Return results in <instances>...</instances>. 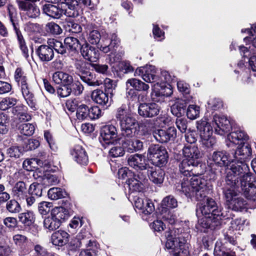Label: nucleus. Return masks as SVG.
<instances>
[{"mask_svg": "<svg viewBox=\"0 0 256 256\" xmlns=\"http://www.w3.org/2000/svg\"><path fill=\"white\" fill-rule=\"evenodd\" d=\"M115 117L119 122L120 127V139L122 140V146L130 152L138 151L142 149L143 143L140 140H134L136 136L143 138V136L148 134V130L144 128L138 130L136 127L137 120L132 116L126 104H122L118 108Z\"/></svg>", "mask_w": 256, "mask_h": 256, "instance_id": "nucleus-1", "label": "nucleus"}, {"mask_svg": "<svg viewBox=\"0 0 256 256\" xmlns=\"http://www.w3.org/2000/svg\"><path fill=\"white\" fill-rule=\"evenodd\" d=\"M179 170L184 176L180 184H178L176 189L184 193L188 198H195L198 200H203L211 190L207 186L206 180L194 175L193 168L197 166L198 162H194L184 157L176 158Z\"/></svg>", "mask_w": 256, "mask_h": 256, "instance_id": "nucleus-2", "label": "nucleus"}, {"mask_svg": "<svg viewBox=\"0 0 256 256\" xmlns=\"http://www.w3.org/2000/svg\"><path fill=\"white\" fill-rule=\"evenodd\" d=\"M188 224L182 222L166 232V246L174 256H188L191 236Z\"/></svg>", "mask_w": 256, "mask_h": 256, "instance_id": "nucleus-3", "label": "nucleus"}, {"mask_svg": "<svg viewBox=\"0 0 256 256\" xmlns=\"http://www.w3.org/2000/svg\"><path fill=\"white\" fill-rule=\"evenodd\" d=\"M226 178V186L234 188H239L238 182L252 178L248 164L240 162H232Z\"/></svg>", "mask_w": 256, "mask_h": 256, "instance_id": "nucleus-4", "label": "nucleus"}, {"mask_svg": "<svg viewBox=\"0 0 256 256\" xmlns=\"http://www.w3.org/2000/svg\"><path fill=\"white\" fill-rule=\"evenodd\" d=\"M14 77L16 82L20 86L22 96L28 106L32 110H36L37 109L36 99L28 86L26 82L27 78L24 71L20 68H17L15 71Z\"/></svg>", "mask_w": 256, "mask_h": 256, "instance_id": "nucleus-5", "label": "nucleus"}, {"mask_svg": "<svg viewBox=\"0 0 256 256\" xmlns=\"http://www.w3.org/2000/svg\"><path fill=\"white\" fill-rule=\"evenodd\" d=\"M128 165L137 171L135 176L139 179L146 180L150 166L146 157L140 154L130 156L128 158Z\"/></svg>", "mask_w": 256, "mask_h": 256, "instance_id": "nucleus-6", "label": "nucleus"}, {"mask_svg": "<svg viewBox=\"0 0 256 256\" xmlns=\"http://www.w3.org/2000/svg\"><path fill=\"white\" fill-rule=\"evenodd\" d=\"M230 186H225L223 190V193L228 208L234 211L246 210L247 209V202L242 197H238L235 190Z\"/></svg>", "mask_w": 256, "mask_h": 256, "instance_id": "nucleus-7", "label": "nucleus"}, {"mask_svg": "<svg viewBox=\"0 0 256 256\" xmlns=\"http://www.w3.org/2000/svg\"><path fill=\"white\" fill-rule=\"evenodd\" d=\"M126 95L128 98H132L136 96V91L142 92V94L138 96V100L144 101L146 100V96L148 94L149 86L142 80L131 78L128 79L126 82Z\"/></svg>", "mask_w": 256, "mask_h": 256, "instance_id": "nucleus-8", "label": "nucleus"}, {"mask_svg": "<svg viewBox=\"0 0 256 256\" xmlns=\"http://www.w3.org/2000/svg\"><path fill=\"white\" fill-rule=\"evenodd\" d=\"M196 214L197 215L201 214L204 216L214 217L218 222L222 220V217L224 216L214 200L210 198H207L206 202L198 204L196 209Z\"/></svg>", "mask_w": 256, "mask_h": 256, "instance_id": "nucleus-9", "label": "nucleus"}, {"mask_svg": "<svg viewBox=\"0 0 256 256\" xmlns=\"http://www.w3.org/2000/svg\"><path fill=\"white\" fill-rule=\"evenodd\" d=\"M74 66L76 74L88 86H97L102 84V82L96 79L95 75L90 71L83 60H76Z\"/></svg>", "mask_w": 256, "mask_h": 256, "instance_id": "nucleus-10", "label": "nucleus"}, {"mask_svg": "<svg viewBox=\"0 0 256 256\" xmlns=\"http://www.w3.org/2000/svg\"><path fill=\"white\" fill-rule=\"evenodd\" d=\"M148 156L152 164L158 167L165 166L168 158L166 150L160 144L150 145L148 150Z\"/></svg>", "mask_w": 256, "mask_h": 256, "instance_id": "nucleus-11", "label": "nucleus"}, {"mask_svg": "<svg viewBox=\"0 0 256 256\" xmlns=\"http://www.w3.org/2000/svg\"><path fill=\"white\" fill-rule=\"evenodd\" d=\"M239 188L237 190L241 192L249 200L254 203L256 206V178L250 179L238 182Z\"/></svg>", "mask_w": 256, "mask_h": 256, "instance_id": "nucleus-12", "label": "nucleus"}, {"mask_svg": "<svg viewBox=\"0 0 256 256\" xmlns=\"http://www.w3.org/2000/svg\"><path fill=\"white\" fill-rule=\"evenodd\" d=\"M212 124L216 134L223 135L232 129L230 120L224 115L216 114L213 116Z\"/></svg>", "mask_w": 256, "mask_h": 256, "instance_id": "nucleus-13", "label": "nucleus"}, {"mask_svg": "<svg viewBox=\"0 0 256 256\" xmlns=\"http://www.w3.org/2000/svg\"><path fill=\"white\" fill-rule=\"evenodd\" d=\"M18 8L30 18H36L40 14V10L34 0H16Z\"/></svg>", "mask_w": 256, "mask_h": 256, "instance_id": "nucleus-14", "label": "nucleus"}, {"mask_svg": "<svg viewBox=\"0 0 256 256\" xmlns=\"http://www.w3.org/2000/svg\"><path fill=\"white\" fill-rule=\"evenodd\" d=\"M118 132L116 127L113 125H106L102 127L100 130L99 140L102 144L105 146L106 144H112L118 137Z\"/></svg>", "mask_w": 256, "mask_h": 256, "instance_id": "nucleus-15", "label": "nucleus"}, {"mask_svg": "<svg viewBox=\"0 0 256 256\" xmlns=\"http://www.w3.org/2000/svg\"><path fill=\"white\" fill-rule=\"evenodd\" d=\"M152 134L157 142L166 143L174 140L176 136V130L174 127H170L166 130H155Z\"/></svg>", "mask_w": 256, "mask_h": 256, "instance_id": "nucleus-16", "label": "nucleus"}, {"mask_svg": "<svg viewBox=\"0 0 256 256\" xmlns=\"http://www.w3.org/2000/svg\"><path fill=\"white\" fill-rule=\"evenodd\" d=\"M111 95L108 96V93L103 92L100 89L93 90L91 94L92 100L96 104L106 108L110 106L112 102Z\"/></svg>", "mask_w": 256, "mask_h": 256, "instance_id": "nucleus-17", "label": "nucleus"}, {"mask_svg": "<svg viewBox=\"0 0 256 256\" xmlns=\"http://www.w3.org/2000/svg\"><path fill=\"white\" fill-rule=\"evenodd\" d=\"M80 51L83 58L92 62H96L99 58L98 50L95 47L90 46L86 42L82 44Z\"/></svg>", "mask_w": 256, "mask_h": 256, "instance_id": "nucleus-18", "label": "nucleus"}, {"mask_svg": "<svg viewBox=\"0 0 256 256\" xmlns=\"http://www.w3.org/2000/svg\"><path fill=\"white\" fill-rule=\"evenodd\" d=\"M160 106L156 103H142L139 105L138 113L144 118H152L158 114Z\"/></svg>", "mask_w": 256, "mask_h": 256, "instance_id": "nucleus-19", "label": "nucleus"}, {"mask_svg": "<svg viewBox=\"0 0 256 256\" xmlns=\"http://www.w3.org/2000/svg\"><path fill=\"white\" fill-rule=\"evenodd\" d=\"M12 8V6H8V15L10 20L12 24L14 29L15 31V32L17 36V38L18 41L19 45L20 50H22L24 56L26 58H28V50L26 46V42L24 40L23 38V36L22 34L20 31L19 28H18V24L16 23L14 20L12 18V13L11 12V9Z\"/></svg>", "mask_w": 256, "mask_h": 256, "instance_id": "nucleus-20", "label": "nucleus"}, {"mask_svg": "<svg viewBox=\"0 0 256 256\" xmlns=\"http://www.w3.org/2000/svg\"><path fill=\"white\" fill-rule=\"evenodd\" d=\"M252 150L248 145H242L238 148L233 154L232 162H240L246 163L252 158Z\"/></svg>", "mask_w": 256, "mask_h": 256, "instance_id": "nucleus-21", "label": "nucleus"}, {"mask_svg": "<svg viewBox=\"0 0 256 256\" xmlns=\"http://www.w3.org/2000/svg\"><path fill=\"white\" fill-rule=\"evenodd\" d=\"M42 13L54 19L60 18L64 15V9L59 5L46 4L42 7Z\"/></svg>", "mask_w": 256, "mask_h": 256, "instance_id": "nucleus-22", "label": "nucleus"}, {"mask_svg": "<svg viewBox=\"0 0 256 256\" xmlns=\"http://www.w3.org/2000/svg\"><path fill=\"white\" fill-rule=\"evenodd\" d=\"M134 202L135 207L145 214H150L154 210V205L149 199L135 196Z\"/></svg>", "mask_w": 256, "mask_h": 256, "instance_id": "nucleus-23", "label": "nucleus"}, {"mask_svg": "<svg viewBox=\"0 0 256 256\" xmlns=\"http://www.w3.org/2000/svg\"><path fill=\"white\" fill-rule=\"evenodd\" d=\"M183 156L194 162L201 157L200 152L196 144H185L182 148Z\"/></svg>", "mask_w": 256, "mask_h": 256, "instance_id": "nucleus-24", "label": "nucleus"}, {"mask_svg": "<svg viewBox=\"0 0 256 256\" xmlns=\"http://www.w3.org/2000/svg\"><path fill=\"white\" fill-rule=\"evenodd\" d=\"M248 140V136L242 130L234 131L228 135L226 145L231 147L233 145L241 144L244 140Z\"/></svg>", "mask_w": 256, "mask_h": 256, "instance_id": "nucleus-25", "label": "nucleus"}, {"mask_svg": "<svg viewBox=\"0 0 256 256\" xmlns=\"http://www.w3.org/2000/svg\"><path fill=\"white\" fill-rule=\"evenodd\" d=\"M36 52L40 60L42 62H50L54 57V50L48 44H42L39 46L36 49Z\"/></svg>", "mask_w": 256, "mask_h": 256, "instance_id": "nucleus-26", "label": "nucleus"}, {"mask_svg": "<svg viewBox=\"0 0 256 256\" xmlns=\"http://www.w3.org/2000/svg\"><path fill=\"white\" fill-rule=\"evenodd\" d=\"M62 4L68 8L64 10V14L71 18H76L80 15V10L77 0H64Z\"/></svg>", "mask_w": 256, "mask_h": 256, "instance_id": "nucleus-27", "label": "nucleus"}, {"mask_svg": "<svg viewBox=\"0 0 256 256\" xmlns=\"http://www.w3.org/2000/svg\"><path fill=\"white\" fill-rule=\"evenodd\" d=\"M120 43V40L117 35L115 33H112L110 35V40H104L100 49L106 54L108 52H112L115 50V48H118Z\"/></svg>", "mask_w": 256, "mask_h": 256, "instance_id": "nucleus-28", "label": "nucleus"}, {"mask_svg": "<svg viewBox=\"0 0 256 256\" xmlns=\"http://www.w3.org/2000/svg\"><path fill=\"white\" fill-rule=\"evenodd\" d=\"M74 160L82 165H86L88 162L86 150L80 145L76 146L71 152Z\"/></svg>", "mask_w": 256, "mask_h": 256, "instance_id": "nucleus-29", "label": "nucleus"}, {"mask_svg": "<svg viewBox=\"0 0 256 256\" xmlns=\"http://www.w3.org/2000/svg\"><path fill=\"white\" fill-rule=\"evenodd\" d=\"M69 234L64 230H59L54 232L51 236L52 244L62 246L68 242Z\"/></svg>", "mask_w": 256, "mask_h": 256, "instance_id": "nucleus-30", "label": "nucleus"}, {"mask_svg": "<svg viewBox=\"0 0 256 256\" xmlns=\"http://www.w3.org/2000/svg\"><path fill=\"white\" fill-rule=\"evenodd\" d=\"M196 128L200 133V137L213 134L212 128L208 122V119L206 117L196 122Z\"/></svg>", "mask_w": 256, "mask_h": 256, "instance_id": "nucleus-31", "label": "nucleus"}, {"mask_svg": "<svg viewBox=\"0 0 256 256\" xmlns=\"http://www.w3.org/2000/svg\"><path fill=\"white\" fill-rule=\"evenodd\" d=\"M13 196L19 200H24L28 194L26 184L22 181L17 182L12 190Z\"/></svg>", "mask_w": 256, "mask_h": 256, "instance_id": "nucleus-32", "label": "nucleus"}, {"mask_svg": "<svg viewBox=\"0 0 256 256\" xmlns=\"http://www.w3.org/2000/svg\"><path fill=\"white\" fill-rule=\"evenodd\" d=\"M212 159L214 164L220 167L227 166L230 160L225 151H216L212 154Z\"/></svg>", "mask_w": 256, "mask_h": 256, "instance_id": "nucleus-33", "label": "nucleus"}, {"mask_svg": "<svg viewBox=\"0 0 256 256\" xmlns=\"http://www.w3.org/2000/svg\"><path fill=\"white\" fill-rule=\"evenodd\" d=\"M160 168H156L155 167L150 166L147 175L150 180L156 184H161L164 179V172Z\"/></svg>", "mask_w": 256, "mask_h": 256, "instance_id": "nucleus-34", "label": "nucleus"}, {"mask_svg": "<svg viewBox=\"0 0 256 256\" xmlns=\"http://www.w3.org/2000/svg\"><path fill=\"white\" fill-rule=\"evenodd\" d=\"M50 214L58 220L62 224L70 216V212L68 209L62 206L55 207L51 210Z\"/></svg>", "mask_w": 256, "mask_h": 256, "instance_id": "nucleus-35", "label": "nucleus"}, {"mask_svg": "<svg viewBox=\"0 0 256 256\" xmlns=\"http://www.w3.org/2000/svg\"><path fill=\"white\" fill-rule=\"evenodd\" d=\"M145 180H142L139 179L137 176H135L133 178H128L126 181V184L128 186L129 190L130 192H140L143 189V183Z\"/></svg>", "mask_w": 256, "mask_h": 256, "instance_id": "nucleus-36", "label": "nucleus"}, {"mask_svg": "<svg viewBox=\"0 0 256 256\" xmlns=\"http://www.w3.org/2000/svg\"><path fill=\"white\" fill-rule=\"evenodd\" d=\"M18 218L20 222L26 226H30L35 222V215L32 211H26L19 214Z\"/></svg>", "mask_w": 256, "mask_h": 256, "instance_id": "nucleus-37", "label": "nucleus"}, {"mask_svg": "<svg viewBox=\"0 0 256 256\" xmlns=\"http://www.w3.org/2000/svg\"><path fill=\"white\" fill-rule=\"evenodd\" d=\"M44 226L49 231L56 230L62 224L58 220H56L51 214L44 220Z\"/></svg>", "mask_w": 256, "mask_h": 256, "instance_id": "nucleus-38", "label": "nucleus"}, {"mask_svg": "<svg viewBox=\"0 0 256 256\" xmlns=\"http://www.w3.org/2000/svg\"><path fill=\"white\" fill-rule=\"evenodd\" d=\"M48 44L52 50H54L56 52L61 54H64L66 53V48L62 42L54 38H50L47 42Z\"/></svg>", "mask_w": 256, "mask_h": 256, "instance_id": "nucleus-39", "label": "nucleus"}, {"mask_svg": "<svg viewBox=\"0 0 256 256\" xmlns=\"http://www.w3.org/2000/svg\"><path fill=\"white\" fill-rule=\"evenodd\" d=\"M186 106V103L184 101L178 100L171 106V112L176 116L180 117L184 113Z\"/></svg>", "mask_w": 256, "mask_h": 256, "instance_id": "nucleus-40", "label": "nucleus"}, {"mask_svg": "<svg viewBox=\"0 0 256 256\" xmlns=\"http://www.w3.org/2000/svg\"><path fill=\"white\" fill-rule=\"evenodd\" d=\"M158 79V77L156 75L155 66H146L144 74L143 75V80L147 82L152 83L156 82Z\"/></svg>", "mask_w": 256, "mask_h": 256, "instance_id": "nucleus-41", "label": "nucleus"}, {"mask_svg": "<svg viewBox=\"0 0 256 256\" xmlns=\"http://www.w3.org/2000/svg\"><path fill=\"white\" fill-rule=\"evenodd\" d=\"M210 216H204L200 218L198 220V225L203 228H208L220 224V220L218 222L214 217Z\"/></svg>", "mask_w": 256, "mask_h": 256, "instance_id": "nucleus-42", "label": "nucleus"}, {"mask_svg": "<svg viewBox=\"0 0 256 256\" xmlns=\"http://www.w3.org/2000/svg\"><path fill=\"white\" fill-rule=\"evenodd\" d=\"M89 106L84 104L79 105L77 108L76 116L80 121L88 119Z\"/></svg>", "mask_w": 256, "mask_h": 256, "instance_id": "nucleus-43", "label": "nucleus"}, {"mask_svg": "<svg viewBox=\"0 0 256 256\" xmlns=\"http://www.w3.org/2000/svg\"><path fill=\"white\" fill-rule=\"evenodd\" d=\"M64 45L71 51H76L81 46V44L78 38L73 36L66 38L64 40Z\"/></svg>", "mask_w": 256, "mask_h": 256, "instance_id": "nucleus-44", "label": "nucleus"}, {"mask_svg": "<svg viewBox=\"0 0 256 256\" xmlns=\"http://www.w3.org/2000/svg\"><path fill=\"white\" fill-rule=\"evenodd\" d=\"M48 195L50 198L55 200L65 197L66 194L60 188H52L48 190Z\"/></svg>", "mask_w": 256, "mask_h": 256, "instance_id": "nucleus-45", "label": "nucleus"}, {"mask_svg": "<svg viewBox=\"0 0 256 256\" xmlns=\"http://www.w3.org/2000/svg\"><path fill=\"white\" fill-rule=\"evenodd\" d=\"M161 218L165 222L172 225L175 224L176 216L172 211L166 208L161 210Z\"/></svg>", "mask_w": 256, "mask_h": 256, "instance_id": "nucleus-46", "label": "nucleus"}, {"mask_svg": "<svg viewBox=\"0 0 256 256\" xmlns=\"http://www.w3.org/2000/svg\"><path fill=\"white\" fill-rule=\"evenodd\" d=\"M42 184L33 182L28 188V194L35 196L36 198L42 196Z\"/></svg>", "mask_w": 256, "mask_h": 256, "instance_id": "nucleus-47", "label": "nucleus"}, {"mask_svg": "<svg viewBox=\"0 0 256 256\" xmlns=\"http://www.w3.org/2000/svg\"><path fill=\"white\" fill-rule=\"evenodd\" d=\"M178 206L177 200L172 196H168L162 200V209L174 208Z\"/></svg>", "mask_w": 256, "mask_h": 256, "instance_id": "nucleus-48", "label": "nucleus"}, {"mask_svg": "<svg viewBox=\"0 0 256 256\" xmlns=\"http://www.w3.org/2000/svg\"><path fill=\"white\" fill-rule=\"evenodd\" d=\"M18 102L16 98L12 97H6L0 102V110H6L15 106Z\"/></svg>", "mask_w": 256, "mask_h": 256, "instance_id": "nucleus-49", "label": "nucleus"}, {"mask_svg": "<svg viewBox=\"0 0 256 256\" xmlns=\"http://www.w3.org/2000/svg\"><path fill=\"white\" fill-rule=\"evenodd\" d=\"M45 30L47 32L52 35H58L62 32L60 26L52 22H49L46 24Z\"/></svg>", "mask_w": 256, "mask_h": 256, "instance_id": "nucleus-50", "label": "nucleus"}, {"mask_svg": "<svg viewBox=\"0 0 256 256\" xmlns=\"http://www.w3.org/2000/svg\"><path fill=\"white\" fill-rule=\"evenodd\" d=\"M18 130L21 134L26 136H30L34 134L35 127L33 124L24 123L19 126Z\"/></svg>", "mask_w": 256, "mask_h": 256, "instance_id": "nucleus-51", "label": "nucleus"}, {"mask_svg": "<svg viewBox=\"0 0 256 256\" xmlns=\"http://www.w3.org/2000/svg\"><path fill=\"white\" fill-rule=\"evenodd\" d=\"M214 256H236L234 252H226L224 246H222L220 242H216L214 249Z\"/></svg>", "mask_w": 256, "mask_h": 256, "instance_id": "nucleus-52", "label": "nucleus"}, {"mask_svg": "<svg viewBox=\"0 0 256 256\" xmlns=\"http://www.w3.org/2000/svg\"><path fill=\"white\" fill-rule=\"evenodd\" d=\"M200 108L196 104H190L186 110L187 117L190 120L196 119L199 116Z\"/></svg>", "mask_w": 256, "mask_h": 256, "instance_id": "nucleus-53", "label": "nucleus"}, {"mask_svg": "<svg viewBox=\"0 0 256 256\" xmlns=\"http://www.w3.org/2000/svg\"><path fill=\"white\" fill-rule=\"evenodd\" d=\"M6 208L12 214L18 213L22 210L20 204L16 200L8 201L6 204Z\"/></svg>", "mask_w": 256, "mask_h": 256, "instance_id": "nucleus-54", "label": "nucleus"}, {"mask_svg": "<svg viewBox=\"0 0 256 256\" xmlns=\"http://www.w3.org/2000/svg\"><path fill=\"white\" fill-rule=\"evenodd\" d=\"M200 138L202 144L207 148H212L216 143V140L212 134L200 137Z\"/></svg>", "mask_w": 256, "mask_h": 256, "instance_id": "nucleus-55", "label": "nucleus"}, {"mask_svg": "<svg viewBox=\"0 0 256 256\" xmlns=\"http://www.w3.org/2000/svg\"><path fill=\"white\" fill-rule=\"evenodd\" d=\"M71 94L76 96H80L83 92L84 87L78 80L74 81L70 84Z\"/></svg>", "mask_w": 256, "mask_h": 256, "instance_id": "nucleus-56", "label": "nucleus"}, {"mask_svg": "<svg viewBox=\"0 0 256 256\" xmlns=\"http://www.w3.org/2000/svg\"><path fill=\"white\" fill-rule=\"evenodd\" d=\"M66 28L68 31L72 33L78 34L82 30V28L79 24L70 20H66Z\"/></svg>", "mask_w": 256, "mask_h": 256, "instance_id": "nucleus-57", "label": "nucleus"}, {"mask_svg": "<svg viewBox=\"0 0 256 256\" xmlns=\"http://www.w3.org/2000/svg\"><path fill=\"white\" fill-rule=\"evenodd\" d=\"M52 206V203L43 201L38 203V209L40 214L46 215L50 211Z\"/></svg>", "mask_w": 256, "mask_h": 256, "instance_id": "nucleus-58", "label": "nucleus"}, {"mask_svg": "<svg viewBox=\"0 0 256 256\" xmlns=\"http://www.w3.org/2000/svg\"><path fill=\"white\" fill-rule=\"evenodd\" d=\"M81 235H78L76 237L71 240L69 246L70 250H76L79 248L83 244L85 243L84 239L81 240Z\"/></svg>", "mask_w": 256, "mask_h": 256, "instance_id": "nucleus-59", "label": "nucleus"}, {"mask_svg": "<svg viewBox=\"0 0 256 256\" xmlns=\"http://www.w3.org/2000/svg\"><path fill=\"white\" fill-rule=\"evenodd\" d=\"M101 38V36L100 32L95 30H90L88 37V41L92 44H98Z\"/></svg>", "mask_w": 256, "mask_h": 256, "instance_id": "nucleus-60", "label": "nucleus"}, {"mask_svg": "<svg viewBox=\"0 0 256 256\" xmlns=\"http://www.w3.org/2000/svg\"><path fill=\"white\" fill-rule=\"evenodd\" d=\"M12 240L14 244L20 246L21 248H22L24 244H26L28 242V238L26 236L20 234L14 235L12 237Z\"/></svg>", "mask_w": 256, "mask_h": 256, "instance_id": "nucleus-61", "label": "nucleus"}, {"mask_svg": "<svg viewBox=\"0 0 256 256\" xmlns=\"http://www.w3.org/2000/svg\"><path fill=\"white\" fill-rule=\"evenodd\" d=\"M58 182L57 177L54 175L48 174L42 178V184L46 186L54 185Z\"/></svg>", "mask_w": 256, "mask_h": 256, "instance_id": "nucleus-62", "label": "nucleus"}, {"mask_svg": "<svg viewBox=\"0 0 256 256\" xmlns=\"http://www.w3.org/2000/svg\"><path fill=\"white\" fill-rule=\"evenodd\" d=\"M6 153L11 158H18L22 154V148L18 146H12L6 150Z\"/></svg>", "mask_w": 256, "mask_h": 256, "instance_id": "nucleus-63", "label": "nucleus"}, {"mask_svg": "<svg viewBox=\"0 0 256 256\" xmlns=\"http://www.w3.org/2000/svg\"><path fill=\"white\" fill-rule=\"evenodd\" d=\"M124 52L123 50H119L118 52H112L108 55V60L111 64L118 62L122 59L124 55Z\"/></svg>", "mask_w": 256, "mask_h": 256, "instance_id": "nucleus-64", "label": "nucleus"}]
</instances>
